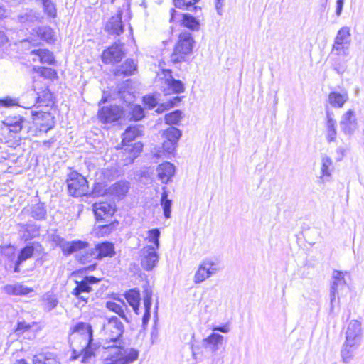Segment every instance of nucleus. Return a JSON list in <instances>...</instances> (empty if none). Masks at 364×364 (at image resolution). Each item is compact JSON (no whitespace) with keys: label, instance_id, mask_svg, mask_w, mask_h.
<instances>
[{"label":"nucleus","instance_id":"7ed1b4c3","mask_svg":"<svg viewBox=\"0 0 364 364\" xmlns=\"http://www.w3.org/2000/svg\"><path fill=\"white\" fill-rule=\"evenodd\" d=\"M124 328L120 319L117 316L107 318L102 325V332L107 343H112L110 346H120V338L123 335ZM124 348V346H122ZM124 348H126L124 347Z\"/></svg>","mask_w":364,"mask_h":364},{"label":"nucleus","instance_id":"dca6fc26","mask_svg":"<svg viewBox=\"0 0 364 364\" xmlns=\"http://www.w3.org/2000/svg\"><path fill=\"white\" fill-rule=\"evenodd\" d=\"M123 56L122 45L120 43H114L108 49L103 51L102 58L105 63H115L119 62Z\"/></svg>","mask_w":364,"mask_h":364},{"label":"nucleus","instance_id":"cd10ccee","mask_svg":"<svg viewBox=\"0 0 364 364\" xmlns=\"http://www.w3.org/2000/svg\"><path fill=\"white\" fill-rule=\"evenodd\" d=\"M23 211H27L32 218L38 220L46 219L47 215L46 207L43 203L32 205L28 209L24 208Z\"/></svg>","mask_w":364,"mask_h":364},{"label":"nucleus","instance_id":"b1692460","mask_svg":"<svg viewBox=\"0 0 364 364\" xmlns=\"http://www.w3.org/2000/svg\"><path fill=\"white\" fill-rule=\"evenodd\" d=\"M129 184L127 181H120L112 184L108 189V193L113 197L122 198L128 192Z\"/></svg>","mask_w":364,"mask_h":364},{"label":"nucleus","instance_id":"de8ad7c7","mask_svg":"<svg viewBox=\"0 0 364 364\" xmlns=\"http://www.w3.org/2000/svg\"><path fill=\"white\" fill-rule=\"evenodd\" d=\"M34 253V247L28 245L22 248L19 252L18 259L19 262H24L31 258Z\"/></svg>","mask_w":364,"mask_h":364},{"label":"nucleus","instance_id":"20e7f679","mask_svg":"<svg viewBox=\"0 0 364 364\" xmlns=\"http://www.w3.org/2000/svg\"><path fill=\"white\" fill-rule=\"evenodd\" d=\"M194 43L195 41L191 33L188 31L181 32L171 55V61L175 64L184 61L186 55L191 53Z\"/></svg>","mask_w":364,"mask_h":364},{"label":"nucleus","instance_id":"4468645a","mask_svg":"<svg viewBox=\"0 0 364 364\" xmlns=\"http://www.w3.org/2000/svg\"><path fill=\"white\" fill-rule=\"evenodd\" d=\"M122 110L119 106H107L102 107L97 113L99 119L104 124L117 121L122 116Z\"/></svg>","mask_w":364,"mask_h":364},{"label":"nucleus","instance_id":"13d9d810","mask_svg":"<svg viewBox=\"0 0 364 364\" xmlns=\"http://www.w3.org/2000/svg\"><path fill=\"white\" fill-rule=\"evenodd\" d=\"M29 328H30L29 324H27L24 321H21V322L18 323V325H17V327H16L15 331L17 334H20L22 332L28 330Z\"/></svg>","mask_w":364,"mask_h":364},{"label":"nucleus","instance_id":"6e6552de","mask_svg":"<svg viewBox=\"0 0 364 364\" xmlns=\"http://www.w3.org/2000/svg\"><path fill=\"white\" fill-rule=\"evenodd\" d=\"M33 122L40 131L47 132L55 125L54 117L48 111H31Z\"/></svg>","mask_w":364,"mask_h":364},{"label":"nucleus","instance_id":"79ce46f5","mask_svg":"<svg viewBox=\"0 0 364 364\" xmlns=\"http://www.w3.org/2000/svg\"><path fill=\"white\" fill-rule=\"evenodd\" d=\"M148 235L146 237V240L151 243L152 245H149L154 249L158 250L159 248V237H160V230L158 228H154L149 230L147 232Z\"/></svg>","mask_w":364,"mask_h":364},{"label":"nucleus","instance_id":"f8f14e48","mask_svg":"<svg viewBox=\"0 0 364 364\" xmlns=\"http://www.w3.org/2000/svg\"><path fill=\"white\" fill-rule=\"evenodd\" d=\"M362 340L361 323L357 320H352L347 326L346 339L343 343L353 346L360 345Z\"/></svg>","mask_w":364,"mask_h":364},{"label":"nucleus","instance_id":"39448f33","mask_svg":"<svg viewBox=\"0 0 364 364\" xmlns=\"http://www.w3.org/2000/svg\"><path fill=\"white\" fill-rule=\"evenodd\" d=\"M66 183L69 194L73 197H80L89 193V186L86 178L75 171H71L68 175Z\"/></svg>","mask_w":364,"mask_h":364},{"label":"nucleus","instance_id":"9b49d317","mask_svg":"<svg viewBox=\"0 0 364 364\" xmlns=\"http://www.w3.org/2000/svg\"><path fill=\"white\" fill-rule=\"evenodd\" d=\"M347 272L342 271L334 270L332 274V282L331 283L330 289V301L331 309L333 308V302L336 300V295L338 294L339 291L342 290L346 287V281L345 275Z\"/></svg>","mask_w":364,"mask_h":364},{"label":"nucleus","instance_id":"5701e85b","mask_svg":"<svg viewBox=\"0 0 364 364\" xmlns=\"http://www.w3.org/2000/svg\"><path fill=\"white\" fill-rule=\"evenodd\" d=\"M31 55H33L32 60L33 62L39 61L45 64H53L55 61L53 53L47 49H36L31 51Z\"/></svg>","mask_w":364,"mask_h":364},{"label":"nucleus","instance_id":"e433bc0d","mask_svg":"<svg viewBox=\"0 0 364 364\" xmlns=\"http://www.w3.org/2000/svg\"><path fill=\"white\" fill-rule=\"evenodd\" d=\"M125 298L129 305L133 308L136 314H139V307L140 304V293L139 290L131 289L125 294Z\"/></svg>","mask_w":364,"mask_h":364},{"label":"nucleus","instance_id":"aec40b11","mask_svg":"<svg viewBox=\"0 0 364 364\" xmlns=\"http://www.w3.org/2000/svg\"><path fill=\"white\" fill-rule=\"evenodd\" d=\"M224 337L216 333H212L208 337L202 341V346L204 348L210 350L212 353H215L223 344Z\"/></svg>","mask_w":364,"mask_h":364},{"label":"nucleus","instance_id":"a211bd4d","mask_svg":"<svg viewBox=\"0 0 364 364\" xmlns=\"http://www.w3.org/2000/svg\"><path fill=\"white\" fill-rule=\"evenodd\" d=\"M176 172L174 165L170 162H164L156 168L157 177L162 183L167 184L171 181Z\"/></svg>","mask_w":364,"mask_h":364},{"label":"nucleus","instance_id":"603ef678","mask_svg":"<svg viewBox=\"0 0 364 364\" xmlns=\"http://www.w3.org/2000/svg\"><path fill=\"white\" fill-rule=\"evenodd\" d=\"M178 143L174 141H168L164 139L162 144V148L164 152L167 154H173L176 151V149L177 147Z\"/></svg>","mask_w":364,"mask_h":364},{"label":"nucleus","instance_id":"a878e982","mask_svg":"<svg viewBox=\"0 0 364 364\" xmlns=\"http://www.w3.org/2000/svg\"><path fill=\"white\" fill-rule=\"evenodd\" d=\"M136 70V64L132 59H127L123 64L114 70L116 76H130Z\"/></svg>","mask_w":364,"mask_h":364},{"label":"nucleus","instance_id":"e2e57ef3","mask_svg":"<svg viewBox=\"0 0 364 364\" xmlns=\"http://www.w3.org/2000/svg\"><path fill=\"white\" fill-rule=\"evenodd\" d=\"M343 4H344V0H337L336 1V14L338 16H339L341 14Z\"/></svg>","mask_w":364,"mask_h":364},{"label":"nucleus","instance_id":"2f4dec72","mask_svg":"<svg viewBox=\"0 0 364 364\" xmlns=\"http://www.w3.org/2000/svg\"><path fill=\"white\" fill-rule=\"evenodd\" d=\"M168 193L166 186L162 187L160 203L163 209L164 215L166 218H171L172 200L168 198Z\"/></svg>","mask_w":364,"mask_h":364},{"label":"nucleus","instance_id":"ea45409f","mask_svg":"<svg viewBox=\"0 0 364 364\" xmlns=\"http://www.w3.org/2000/svg\"><path fill=\"white\" fill-rule=\"evenodd\" d=\"M181 135L182 132L179 129L174 127H171L164 130L162 137L164 139L178 143Z\"/></svg>","mask_w":364,"mask_h":364},{"label":"nucleus","instance_id":"8fccbe9b","mask_svg":"<svg viewBox=\"0 0 364 364\" xmlns=\"http://www.w3.org/2000/svg\"><path fill=\"white\" fill-rule=\"evenodd\" d=\"M332 164V160L328 156H323L321 160V173L323 176H329L331 175L330 166Z\"/></svg>","mask_w":364,"mask_h":364},{"label":"nucleus","instance_id":"09e8293b","mask_svg":"<svg viewBox=\"0 0 364 364\" xmlns=\"http://www.w3.org/2000/svg\"><path fill=\"white\" fill-rule=\"evenodd\" d=\"M44 12L51 18L56 16L55 5L51 0H42Z\"/></svg>","mask_w":364,"mask_h":364},{"label":"nucleus","instance_id":"774afa93","mask_svg":"<svg viewBox=\"0 0 364 364\" xmlns=\"http://www.w3.org/2000/svg\"><path fill=\"white\" fill-rule=\"evenodd\" d=\"M55 141V140L54 139L51 138L48 140L44 141L43 145L46 146V147L49 148L54 144Z\"/></svg>","mask_w":364,"mask_h":364},{"label":"nucleus","instance_id":"a18cd8bd","mask_svg":"<svg viewBox=\"0 0 364 364\" xmlns=\"http://www.w3.org/2000/svg\"><path fill=\"white\" fill-rule=\"evenodd\" d=\"M144 117V109L138 105H134L130 107L129 119L131 120L139 121Z\"/></svg>","mask_w":364,"mask_h":364},{"label":"nucleus","instance_id":"a19ab883","mask_svg":"<svg viewBox=\"0 0 364 364\" xmlns=\"http://www.w3.org/2000/svg\"><path fill=\"white\" fill-rule=\"evenodd\" d=\"M166 83L173 93L180 94L184 92L185 87L183 83L181 80L174 79L172 76L166 78Z\"/></svg>","mask_w":364,"mask_h":364},{"label":"nucleus","instance_id":"6ab92c4d","mask_svg":"<svg viewBox=\"0 0 364 364\" xmlns=\"http://www.w3.org/2000/svg\"><path fill=\"white\" fill-rule=\"evenodd\" d=\"M122 12L119 11L116 16H112L105 25V31L111 34L119 36L124 32V25L122 21Z\"/></svg>","mask_w":364,"mask_h":364},{"label":"nucleus","instance_id":"bf43d9fd","mask_svg":"<svg viewBox=\"0 0 364 364\" xmlns=\"http://www.w3.org/2000/svg\"><path fill=\"white\" fill-rule=\"evenodd\" d=\"M53 241L61 249V250H63V246L65 245L66 242V240L64 238L59 235H54L53 237Z\"/></svg>","mask_w":364,"mask_h":364},{"label":"nucleus","instance_id":"c03bdc74","mask_svg":"<svg viewBox=\"0 0 364 364\" xmlns=\"http://www.w3.org/2000/svg\"><path fill=\"white\" fill-rule=\"evenodd\" d=\"M43 300L45 301L46 307L49 311L53 309L58 304L56 296L52 291H48L44 294Z\"/></svg>","mask_w":364,"mask_h":364},{"label":"nucleus","instance_id":"338daca9","mask_svg":"<svg viewBox=\"0 0 364 364\" xmlns=\"http://www.w3.org/2000/svg\"><path fill=\"white\" fill-rule=\"evenodd\" d=\"M7 41V38L4 33L0 31V46L4 45Z\"/></svg>","mask_w":364,"mask_h":364},{"label":"nucleus","instance_id":"f704fd0d","mask_svg":"<svg viewBox=\"0 0 364 364\" xmlns=\"http://www.w3.org/2000/svg\"><path fill=\"white\" fill-rule=\"evenodd\" d=\"M40 14L33 11H26L19 16V21L22 24L25 26H31L36 22H39L41 18Z\"/></svg>","mask_w":364,"mask_h":364},{"label":"nucleus","instance_id":"9d476101","mask_svg":"<svg viewBox=\"0 0 364 364\" xmlns=\"http://www.w3.org/2000/svg\"><path fill=\"white\" fill-rule=\"evenodd\" d=\"M218 271V264L212 259L203 260L194 275L195 283H201Z\"/></svg>","mask_w":364,"mask_h":364},{"label":"nucleus","instance_id":"4d7b16f0","mask_svg":"<svg viewBox=\"0 0 364 364\" xmlns=\"http://www.w3.org/2000/svg\"><path fill=\"white\" fill-rule=\"evenodd\" d=\"M9 126L11 132L18 133L22 129V122L21 120H18L14 123L9 124Z\"/></svg>","mask_w":364,"mask_h":364},{"label":"nucleus","instance_id":"0eeeda50","mask_svg":"<svg viewBox=\"0 0 364 364\" xmlns=\"http://www.w3.org/2000/svg\"><path fill=\"white\" fill-rule=\"evenodd\" d=\"M170 14V22L179 23L181 26L194 31L200 28V19L198 15L193 16L189 13H181L174 9H171Z\"/></svg>","mask_w":364,"mask_h":364},{"label":"nucleus","instance_id":"7c9ffc66","mask_svg":"<svg viewBox=\"0 0 364 364\" xmlns=\"http://www.w3.org/2000/svg\"><path fill=\"white\" fill-rule=\"evenodd\" d=\"M151 296H152V291L146 288L144 291V306L145 309V312L142 318L143 325L145 326L149 323L150 319L151 314Z\"/></svg>","mask_w":364,"mask_h":364},{"label":"nucleus","instance_id":"49530a36","mask_svg":"<svg viewBox=\"0 0 364 364\" xmlns=\"http://www.w3.org/2000/svg\"><path fill=\"white\" fill-rule=\"evenodd\" d=\"M182 118V112L175 110L165 115V122L168 124H178Z\"/></svg>","mask_w":364,"mask_h":364},{"label":"nucleus","instance_id":"c85d7f7f","mask_svg":"<svg viewBox=\"0 0 364 364\" xmlns=\"http://www.w3.org/2000/svg\"><path fill=\"white\" fill-rule=\"evenodd\" d=\"M142 126H129L122 134V145L127 144V142H131L136 137L141 135Z\"/></svg>","mask_w":364,"mask_h":364},{"label":"nucleus","instance_id":"f03ea898","mask_svg":"<svg viewBox=\"0 0 364 364\" xmlns=\"http://www.w3.org/2000/svg\"><path fill=\"white\" fill-rule=\"evenodd\" d=\"M351 35L348 26H343L336 35L330 53L333 69L339 74L345 72L350 58Z\"/></svg>","mask_w":364,"mask_h":364},{"label":"nucleus","instance_id":"2eb2a0df","mask_svg":"<svg viewBox=\"0 0 364 364\" xmlns=\"http://www.w3.org/2000/svg\"><path fill=\"white\" fill-rule=\"evenodd\" d=\"M340 127L341 131L345 134L349 136L353 134L358 127L357 119L353 110L350 109L342 115L340 121Z\"/></svg>","mask_w":364,"mask_h":364},{"label":"nucleus","instance_id":"bb28decb","mask_svg":"<svg viewBox=\"0 0 364 364\" xmlns=\"http://www.w3.org/2000/svg\"><path fill=\"white\" fill-rule=\"evenodd\" d=\"M87 246V242L80 240H73L71 242L66 241L65 245L63 246V249L62 250V252L63 255L68 256L78 250L86 248Z\"/></svg>","mask_w":364,"mask_h":364},{"label":"nucleus","instance_id":"f3484780","mask_svg":"<svg viewBox=\"0 0 364 364\" xmlns=\"http://www.w3.org/2000/svg\"><path fill=\"white\" fill-rule=\"evenodd\" d=\"M100 279L93 276H87L81 281H76V287L73 289L72 294L80 296L81 294H88L92 291V285L100 282Z\"/></svg>","mask_w":364,"mask_h":364},{"label":"nucleus","instance_id":"c756f323","mask_svg":"<svg viewBox=\"0 0 364 364\" xmlns=\"http://www.w3.org/2000/svg\"><path fill=\"white\" fill-rule=\"evenodd\" d=\"M359 345H354L343 343L341 350V356L343 363L346 364L350 363L353 359L355 350L359 347Z\"/></svg>","mask_w":364,"mask_h":364},{"label":"nucleus","instance_id":"ddd939ff","mask_svg":"<svg viewBox=\"0 0 364 364\" xmlns=\"http://www.w3.org/2000/svg\"><path fill=\"white\" fill-rule=\"evenodd\" d=\"M156 250L150 246H144L141 250V265L145 270L151 271L156 266L159 261Z\"/></svg>","mask_w":364,"mask_h":364},{"label":"nucleus","instance_id":"6e6d98bb","mask_svg":"<svg viewBox=\"0 0 364 364\" xmlns=\"http://www.w3.org/2000/svg\"><path fill=\"white\" fill-rule=\"evenodd\" d=\"M100 232L102 235H108L115 229L114 223L99 225Z\"/></svg>","mask_w":364,"mask_h":364},{"label":"nucleus","instance_id":"c9c22d12","mask_svg":"<svg viewBox=\"0 0 364 364\" xmlns=\"http://www.w3.org/2000/svg\"><path fill=\"white\" fill-rule=\"evenodd\" d=\"M35 33L39 37L41 40H43L48 43H53L54 32L53 29L48 26H41L33 29Z\"/></svg>","mask_w":364,"mask_h":364},{"label":"nucleus","instance_id":"5fc2aeb1","mask_svg":"<svg viewBox=\"0 0 364 364\" xmlns=\"http://www.w3.org/2000/svg\"><path fill=\"white\" fill-rule=\"evenodd\" d=\"M38 73L43 77L50 79L53 78L56 75V72L55 71V70L46 67L39 68Z\"/></svg>","mask_w":364,"mask_h":364},{"label":"nucleus","instance_id":"0e129e2a","mask_svg":"<svg viewBox=\"0 0 364 364\" xmlns=\"http://www.w3.org/2000/svg\"><path fill=\"white\" fill-rule=\"evenodd\" d=\"M214 331H219L223 333H228L230 331V328L228 326H215L213 328Z\"/></svg>","mask_w":364,"mask_h":364},{"label":"nucleus","instance_id":"3c124183","mask_svg":"<svg viewBox=\"0 0 364 364\" xmlns=\"http://www.w3.org/2000/svg\"><path fill=\"white\" fill-rule=\"evenodd\" d=\"M0 105L4 107H10L13 106H21L23 105H19L18 99L13 98L11 97H6L4 98L0 99ZM23 107H25L23 106Z\"/></svg>","mask_w":364,"mask_h":364},{"label":"nucleus","instance_id":"473e14b6","mask_svg":"<svg viewBox=\"0 0 364 364\" xmlns=\"http://www.w3.org/2000/svg\"><path fill=\"white\" fill-rule=\"evenodd\" d=\"M348 100V95L346 92H332L328 95V102L334 107H342Z\"/></svg>","mask_w":364,"mask_h":364},{"label":"nucleus","instance_id":"680f3d73","mask_svg":"<svg viewBox=\"0 0 364 364\" xmlns=\"http://www.w3.org/2000/svg\"><path fill=\"white\" fill-rule=\"evenodd\" d=\"M44 358L46 361L44 364H59V362L57 360V359L52 356L50 354L44 355Z\"/></svg>","mask_w":364,"mask_h":364},{"label":"nucleus","instance_id":"423d86ee","mask_svg":"<svg viewBox=\"0 0 364 364\" xmlns=\"http://www.w3.org/2000/svg\"><path fill=\"white\" fill-rule=\"evenodd\" d=\"M114 255L113 244L105 242L97 244L95 248L88 249L85 255L80 257L81 263L90 262L92 259H101L105 257H112Z\"/></svg>","mask_w":364,"mask_h":364},{"label":"nucleus","instance_id":"37998d69","mask_svg":"<svg viewBox=\"0 0 364 364\" xmlns=\"http://www.w3.org/2000/svg\"><path fill=\"white\" fill-rule=\"evenodd\" d=\"M18 225L25 231L23 237L27 240L28 237H33L38 234V228L36 225L25 223H19Z\"/></svg>","mask_w":364,"mask_h":364},{"label":"nucleus","instance_id":"f257e3e1","mask_svg":"<svg viewBox=\"0 0 364 364\" xmlns=\"http://www.w3.org/2000/svg\"><path fill=\"white\" fill-rule=\"evenodd\" d=\"M70 348L83 351L81 362L88 363L92 357L100 356L103 364H131L137 360L139 351L120 346H105L93 341L92 326L84 322L76 323L69 336Z\"/></svg>","mask_w":364,"mask_h":364},{"label":"nucleus","instance_id":"393cba45","mask_svg":"<svg viewBox=\"0 0 364 364\" xmlns=\"http://www.w3.org/2000/svg\"><path fill=\"white\" fill-rule=\"evenodd\" d=\"M326 138L328 142L335 141L337 132H336V121L333 119V114L331 112H326Z\"/></svg>","mask_w":364,"mask_h":364},{"label":"nucleus","instance_id":"052dcab7","mask_svg":"<svg viewBox=\"0 0 364 364\" xmlns=\"http://www.w3.org/2000/svg\"><path fill=\"white\" fill-rule=\"evenodd\" d=\"M72 349V355L70 356L71 360H77L81 355L83 356V351H81L80 348L75 349L74 348H71Z\"/></svg>","mask_w":364,"mask_h":364},{"label":"nucleus","instance_id":"4be33fe9","mask_svg":"<svg viewBox=\"0 0 364 364\" xmlns=\"http://www.w3.org/2000/svg\"><path fill=\"white\" fill-rule=\"evenodd\" d=\"M4 290L6 294L14 296H26L33 291L32 288L21 283L6 284L4 287Z\"/></svg>","mask_w":364,"mask_h":364},{"label":"nucleus","instance_id":"58836bf2","mask_svg":"<svg viewBox=\"0 0 364 364\" xmlns=\"http://www.w3.org/2000/svg\"><path fill=\"white\" fill-rule=\"evenodd\" d=\"M53 95L48 89H45L41 92H37L36 103L38 107H48L53 102Z\"/></svg>","mask_w":364,"mask_h":364},{"label":"nucleus","instance_id":"412c9836","mask_svg":"<svg viewBox=\"0 0 364 364\" xmlns=\"http://www.w3.org/2000/svg\"><path fill=\"white\" fill-rule=\"evenodd\" d=\"M93 211L98 221L106 220L107 218L111 217L114 212L111 205L105 202L95 203Z\"/></svg>","mask_w":364,"mask_h":364},{"label":"nucleus","instance_id":"69168bd1","mask_svg":"<svg viewBox=\"0 0 364 364\" xmlns=\"http://www.w3.org/2000/svg\"><path fill=\"white\" fill-rule=\"evenodd\" d=\"M45 362L44 355H39L33 358V364H44Z\"/></svg>","mask_w":364,"mask_h":364},{"label":"nucleus","instance_id":"864d4df0","mask_svg":"<svg viewBox=\"0 0 364 364\" xmlns=\"http://www.w3.org/2000/svg\"><path fill=\"white\" fill-rule=\"evenodd\" d=\"M143 102L149 109L155 107L158 104V100L154 95H147L143 97Z\"/></svg>","mask_w":364,"mask_h":364},{"label":"nucleus","instance_id":"4c0bfd02","mask_svg":"<svg viewBox=\"0 0 364 364\" xmlns=\"http://www.w3.org/2000/svg\"><path fill=\"white\" fill-rule=\"evenodd\" d=\"M106 307L117 314L122 318H123L125 321L128 322V318L127 317L124 309H127V305L123 301H121L120 304L116 303L114 301H108L106 303Z\"/></svg>","mask_w":364,"mask_h":364},{"label":"nucleus","instance_id":"72a5a7b5","mask_svg":"<svg viewBox=\"0 0 364 364\" xmlns=\"http://www.w3.org/2000/svg\"><path fill=\"white\" fill-rule=\"evenodd\" d=\"M200 0H173L174 6L182 10H188L196 13L201 11V8L196 6Z\"/></svg>","mask_w":364,"mask_h":364},{"label":"nucleus","instance_id":"1a4fd4ad","mask_svg":"<svg viewBox=\"0 0 364 364\" xmlns=\"http://www.w3.org/2000/svg\"><path fill=\"white\" fill-rule=\"evenodd\" d=\"M143 145L140 142L135 143L133 145L124 144L119 153V157L124 166L134 162V159L142 151Z\"/></svg>","mask_w":364,"mask_h":364}]
</instances>
